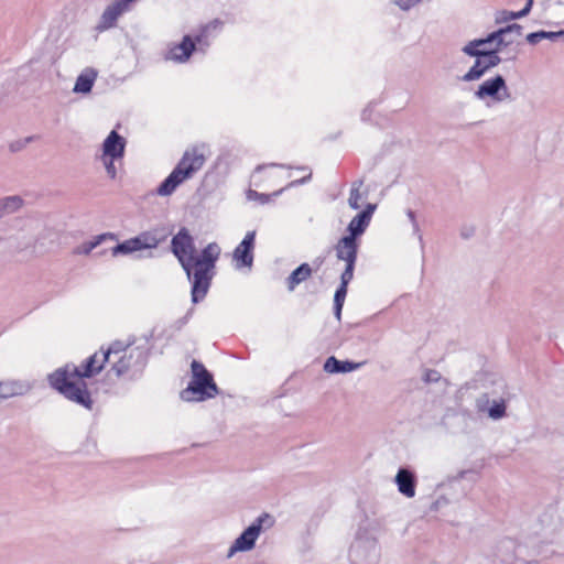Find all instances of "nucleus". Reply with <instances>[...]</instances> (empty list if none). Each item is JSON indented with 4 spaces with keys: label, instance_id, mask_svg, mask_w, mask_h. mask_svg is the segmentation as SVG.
Listing matches in <instances>:
<instances>
[{
    "label": "nucleus",
    "instance_id": "nucleus-1",
    "mask_svg": "<svg viewBox=\"0 0 564 564\" xmlns=\"http://www.w3.org/2000/svg\"><path fill=\"white\" fill-rule=\"evenodd\" d=\"M147 362L144 349L134 347L122 341H113L107 349H101L86 359L85 364L76 366L68 364L63 368L56 369L48 376L51 386L72 402H75L86 409H91V395L84 381L99 373L105 364L110 369L108 376L116 378L140 372Z\"/></svg>",
    "mask_w": 564,
    "mask_h": 564
},
{
    "label": "nucleus",
    "instance_id": "nucleus-2",
    "mask_svg": "<svg viewBox=\"0 0 564 564\" xmlns=\"http://www.w3.org/2000/svg\"><path fill=\"white\" fill-rule=\"evenodd\" d=\"M171 249L192 282L193 303L199 302L205 297L210 286L213 270L219 258L220 247L216 242H210L197 256L194 238L188 229L182 228L172 238Z\"/></svg>",
    "mask_w": 564,
    "mask_h": 564
},
{
    "label": "nucleus",
    "instance_id": "nucleus-3",
    "mask_svg": "<svg viewBox=\"0 0 564 564\" xmlns=\"http://www.w3.org/2000/svg\"><path fill=\"white\" fill-rule=\"evenodd\" d=\"M522 28L519 24H511L496 32L490 33L485 39H477L468 42L463 48V53L471 57H482L489 69L498 66L501 58L498 52L516 41L521 35Z\"/></svg>",
    "mask_w": 564,
    "mask_h": 564
},
{
    "label": "nucleus",
    "instance_id": "nucleus-4",
    "mask_svg": "<svg viewBox=\"0 0 564 564\" xmlns=\"http://www.w3.org/2000/svg\"><path fill=\"white\" fill-rule=\"evenodd\" d=\"M205 155L198 148L187 150L176 167L158 187V194L161 196L171 195L178 185L191 178L205 164Z\"/></svg>",
    "mask_w": 564,
    "mask_h": 564
},
{
    "label": "nucleus",
    "instance_id": "nucleus-5",
    "mask_svg": "<svg viewBox=\"0 0 564 564\" xmlns=\"http://www.w3.org/2000/svg\"><path fill=\"white\" fill-rule=\"evenodd\" d=\"M191 368L192 380L188 387L181 392V398L188 402L214 398L218 393V388L212 373L197 360L192 361Z\"/></svg>",
    "mask_w": 564,
    "mask_h": 564
},
{
    "label": "nucleus",
    "instance_id": "nucleus-6",
    "mask_svg": "<svg viewBox=\"0 0 564 564\" xmlns=\"http://www.w3.org/2000/svg\"><path fill=\"white\" fill-rule=\"evenodd\" d=\"M273 523V518L268 513H263L256 518L251 524L235 539L227 551L226 557L232 558L237 553L252 551L261 533L270 529Z\"/></svg>",
    "mask_w": 564,
    "mask_h": 564
},
{
    "label": "nucleus",
    "instance_id": "nucleus-7",
    "mask_svg": "<svg viewBox=\"0 0 564 564\" xmlns=\"http://www.w3.org/2000/svg\"><path fill=\"white\" fill-rule=\"evenodd\" d=\"M474 96L488 107L502 104L511 99V93L508 84L505 77L500 74L480 83L474 90Z\"/></svg>",
    "mask_w": 564,
    "mask_h": 564
},
{
    "label": "nucleus",
    "instance_id": "nucleus-8",
    "mask_svg": "<svg viewBox=\"0 0 564 564\" xmlns=\"http://www.w3.org/2000/svg\"><path fill=\"white\" fill-rule=\"evenodd\" d=\"M349 560L351 564H378L380 560L378 541L373 536L359 534L350 546Z\"/></svg>",
    "mask_w": 564,
    "mask_h": 564
},
{
    "label": "nucleus",
    "instance_id": "nucleus-9",
    "mask_svg": "<svg viewBox=\"0 0 564 564\" xmlns=\"http://www.w3.org/2000/svg\"><path fill=\"white\" fill-rule=\"evenodd\" d=\"M358 242L349 237H343L335 246L336 258L345 261L346 267L341 274L354 275L357 260Z\"/></svg>",
    "mask_w": 564,
    "mask_h": 564
},
{
    "label": "nucleus",
    "instance_id": "nucleus-10",
    "mask_svg": "<svg viewBox=\"0 0 564 564\" xmlns=\"http://www.w3.org/2000/svg\"><path fill=\"white\" fill-rule=\"evenodd\" d=\"M254 237V231L247 232L243 240L234 250L232 260L236 269H251L253 263Z\"/></svg>",
    "mask_w": 564,
    "mask_h": 564
},
{
    "label": "nucleus",
    "instance_id": "nucleus-11",
    "mask_svg": "<svg viewBox=\"0 0 564 564\" xmlns=\"http://www.w3.org/2000/svg\"><path fill=\"white\" fill-rule=\"evenodd\" d=\"M134 0H113L102 12L96 29L100 32L116 25L118 18L129 10V4Z\"/></svg>",
    "mask_w": 564,
    "mask_h": 564
},
{
    "label": "nucleus",
    "instance_id": "nucleus-12",
    "mask_svg": "<svg viewBox=\"0 0 564 564\" xmlns=\"http://www.w3.org/2000/svg\"><path fill=\"white\" fill-rule=\"evenodd\" d=\"M34 383L28 379H3L0 380V400L23 397L32 391Z\"/></svg>",
    "mask_w": 564,
    "mask_h": 564
},
{
    "label": "nucleus",
    "instance_id": "nucleus-13",
    "mask_svg": "<svg viewBox=\"0 0 564 564\" xmlns=\"http://www.w3.org/2000/svg\"><path fill=\"white\" fill-rule=\"evenodd\" d=\"M195 50V42L189 35H185L181 43L173 44L165 53V59L176 63H185Z\"/></svg>",
    "mask_w": 564,
    "mask_h": 564
},
{
    "label": "nucleus",
    "instance_id": "nucleus-14",
    "mask_svg": "<svg viewBox=\"0 0 564 564\" xmlns=\"http://www.w3.org/2000/svg\"><path fill=\"white\" fill-rule=\"evenodd\" d=\"M540 529L535 530V533L541 538V542L545 544L557 545L558 544V521L552 520L551 517L544 516L540 519Z\"/></svg>",
    "mask_w": 564,
    "mask_h": 564
},
{
    "label": "nucleus",
    "instance_id": "nucleus-15",
    "mask_svg": "<svg viewBox=\"0 0 564 564\" xmlns=\"http://www.w3.org/2000/svg\"><path fill=\"white\" fill-rule=\"evenodd\" d=\"M398 491L405 498L415 496L416 478L408 468H400L394 477Z\"/></svg>",
    "mask_w": 564,
    "mask_h": 564
},
{
    "label": "nucleus",
    "instance_id": "nucleus-16",
    "mask_svg": "<svg viewBox=\"0 0 564 564\" xmlns=\"http://www.w3.org/2000/svg\"><path fill=\"white\" fill-rule=\"evenodd\" d=\"M126 139L117 131L112 130L102 142V153L105 156L120 158L124 155Z\"/></svg>",
    "mask_w": 564,
    "mask_h": 564
},
{
    "label": "nucleus",
    "instance_id": "nucleus-17",
    "mask_svg": "<svg viewBox=\"0 0 564 564\" xmlns=\"http://www.w3.org/2000/svg\"><path fill=\"white\" fill-rule=\"evenodd\" d=\"M362 362L338 360L334 356L328 357L324 364V370L328 373H347L359 369Z\"/></svg>",
    "mask_w": 564,
    "mask_h": 564
},
{
    "label": "nucleus",
    "instance_id": "nucleus-18",
    "mask_svg": "<svg viewBox=\"0 0 564 564\" xmlns=\"http://www.w3.org/2000/svg\"><path fill=\"white\" fill-rule=\"evenodd\" d=\"M97 76H98V73L95 68H93V67L85 68L76 78L73 91L79 93V94L90 93Z\"/></svg>",
    "mask_w": 564,
    "mask_h": 564
},
{
    "label": "nucleus",
    "instance_id": "nucleus-19",
    "mask_svg": "<svg viewBox=\"0 0 564 564\" xmlns=\"http://www.w3.org/2000/svg\"><path fill=\"white\" fill-rule=\"evenodd\" d=\"M312 268L308 263H303L296 268L286 279V286L289 291H294L295 288L306 281L312 275Z\"/></svg>",
    "mask_w": 564,
    "mask_h": 564
},
{
    "label": "nucleus",
    "instance_id": "nucleus-20",
    "mask_svg": "<svg viewBox=\"0 0 564 564\" xmlns=\"http://www.w3.org/2000/svg\"><path fill=\"white\" fill-rule=\"evenodd\" d=\"M369 224L368 214L356 215L348 225V235L346 237L357 240L366 231Z\"/></svg>",
    "mask_w": 564,
    "mask_h": 564
},
{
    "label": "nucleus",
    "instance_id": "nucleus-21",
    "mask_svg": "<svg viewBox=\"0 0 564 564\" xmlns=\"http://www.w3.org/2000/svg\"><path fill=\"white\" fill-rule=\"evenodd\" d=\"M165 239V236H159L156 231H144L139 236L134 237L139 250L154 249L161 241Z\"/></svg>",
    "mask_w": 564,
    "mask_h": 564
},
{
    "label": "nucleus",
    "instance_id": "nucleus-22",
    "mask_svg": "<svg viewBox=\"0 0 564 564\" xmlns=\"http://www.w3.org/2000/svg\"><path fill=\"white\" fill-rule=\"evenodd\" d=\"M489 70L486 61L482 57H476L473 66L463 75L465 83L479 80Z\"/></svg>",
    "mask_w": 564,
    "mask_h": 564
},
{
    "label": "nucleus",
    "instance_id": "nucleus-23",
    "mask_svg": "<svg viewBox=\"0 0 564 564\" xmlns=\"http://www.w3.org/2000/svg\"><path fill=\"white\" fill-rule=\"evenodd\" d=\"M107 238L113 239L115 236L112 234H102L99 236H96L91 240L84 241L79 245H77L73 253L76 256H88L95 248H97L104 240Z\"/></svg>",
    "mask_w": 564,
    "mask_h": 564
},
{
    "label": "nucleus",
    "instance_id": "nucleus-24",
    "mask_svg": "<svg viewBox=\"0 0 564 564\" xmlns=\"http://www.w3.org/2000/svg\"><path fill=\"white\" fill-rule=\"evenodd\" d=\"M362 185H364V182L361 180H359V181L354 182V184L351 186L349 198H348V205L352 209H359L362 205V202L367 197V192L361 191Z\"/></svg>",
    "mask_w": 564,
    "mask_h": 564
},
{
    "label": "nucleus",
    "instance_id": "nucleus-25",
    "mask_svg": "<svg viewBox=\"0 0 564 564\" xmlns=\"http://www.w3.org/2000/svg\"><path fill=\"white\" fill-rule=\"evenodd\" d=\"M23 205L20 196H8L0 199V217L18 212Z\"/></svg>",
    "mask_w": 564,
    "mask_h": 564
},
{
    "label": "nucleus",
    "instance_id": "nucleus-26",
    "mask_svg": "<svg viewBox=\"0 0 564 564\" xmlns=\"http://www.w3.org/2000/svg\"><path fill=\"white\" fill-rule=\"evenodd\" d=\"M220 25V22L218 20H214L209 22L208 24L202 26V29L198 31V33L195 35L193 41L195 42V45H199L200 48L204 46H208V36L210 31L217 30Z\"/></svg>",
    "mask_w": 564,
    "mask_h": 564
},
{
    "label": "nucleus",
    "instance_id": "nucleus-27",
    "mask_svg": "<svg viewBox=\"0 0 564 564\" xmlns=\"http://www.w3.org/2000/svg\"><path fill=\"white\" fill-rule=\"evenodd\" d=\"M563 35H564V31H558V32L539 31V32H533V33L528 34L527 41L530 44L535 45V44L540 43L542 40L555 41L556 39H558Z\"/></svg>",
    "mask_w": 564,
    "mask_h": 564
},
{
    "label": "nucleus",
    "instance_id": "nucleus-28",
    "mask_svg": "<svg viewBox=\"0 0 564 564\" xmlns=\"http://www.w3.org/2000/svg\"><path fill=\"white\" fill-rule=\"evenodd\" d=\"M532 3H533V0H528L525 7L522 10L518 11V12L501 11L499 13L498 18H497V21L498 22H507V21H510V20H516V19L523 18V17H525L530 12Z\"/></svg>",
    "mask_w": 564,
    "mask_h": 564
},
{
    "label": "nucleus",
    "instance_id": "nucleus-29",
    "mask_svg": "<svg viewBox=\"0 0 564 564\" xmlns=\"http://www.w3.org/2000/svg\"><path fill=\"white\" fill-rule=\"evenodd\" d=\"M135 251H139V248L134 238H131L113 247L111 253L113 257H117L119 254H130Z\"/></svg>",
    "mask_w": 564,
    "mask_h": 564
},
{
    "label": "nucleus",
    "instance_id": "nucleus-30",
    "mask_svg": "<svg viewBox=\"0 0 564 564\" xmlns=\"http://www.w3.org/2000/svg\"><path fill=\"white\" fill-rule=\"evenodd\" d=\"M352 278H354V275H348V276H346V274L340 275V285L335 292L334 304L344 305L346 294H347V286H348L349 282L352 280Z\"/></svg>",
    "mask_w": 564,
    "mask_h": 564
},
{
    "label": "nucleus",
    "instance_id": "nucleus-31",
    "mask_svg": "<svg viewBox=\"0 0 564 564\" xmlns=\"http://www.w3.org/2000/svg\"><path fill=\"white\" fill-rule=\"evenodd\" d=\"M506 414V404L503 400L495 401L488 410V415L494 420H499Z\"/></svg>",
    "mask_w": 564,
    "mask_h": 564
},
{
    "label": "nucleus",
    "instance_id": "nucleus-32",
    "mask_svg": "<svg viewBox=\"0 0 564 564\" xmlns=\"http://www.w3.org/2000/svg\"><path fill=\"white\" fill-rule=\"evenodd\" d=\"M104 166H105V170L107 172V175L113 180L116 178L117 176V169L115 166V162L116 161H119L121 160L120 158H112V156H105V155H101L100 158Z\"/></svg>",
    "mask_w": 564,
    "mask_h": 564
},
{
    "label": "nucleus",
    "instance_id": "nucleus-33",
    "mask_svg": "<svg viewBox=\"0 0 564 564\" xmlns=\"http://www.w3.org/2000/svg\"><path fill=\"white\" fill-rule=\"evenodd\" d=\"M423 0H395L394 3L404 11L410 10L414 6L421 3Z\"/></svg>",
    "mask_w": 564,
    "mask_h": 564
},
{
    "label": "nucleus",
    "instance_id": "nucleus-34",
    "mask_svg": "<svg viewBox=\"0 0 564 564\" xmlns=\"http://www.w3.org/2000/svg\"><path fill=\"white\" fill-rule=\"evenodd\" d=\"M406 216L409 217V220L411 221L412 226H413V231L414 234H420V227H419V224L416 221V218H415V214L413 210L409 209L406 212Z\"/></svg>",
    "mask_w": 564,
    "mask_h": 564
},
{
    "label": "nucleus",
    "instance_id": "nucleus-35",
    "mask_svg": "<svg viewBox=\"0 0 564 564\" xmlns=\"http://www.w3.org/2000/svg\"><path fill=\"white\" fill-rule=\"evenodd\" d=\"M441 378V375L435 370H429L424 375V380L426 382H435L438 381Z\"/></svg>",
    "mask_w": 564,
    "mask_h": 564
},
{
    "label": "nucleus",
    "instance_id": "nucleus-36",
    "mask_svg": "<svg viewBox=\"0 0 564 564\" xmlns=\"http://www.w3.org/2000/svg\"><path fill=\"white\" fill-rule=\"evenodd\" d=\"M375 209H376L375 204H368L366 206V208L360 214H366V215L368 214V220L370 221Z\"/></svg>",
    "mask_w": 564,
    "mask_h": 564
},
{
    "label": "nucleus",
    "instance_id": "nucleus-37",
    "mask_svg": "<svg viewBox=\"0 0 564 564\" xmlns=\"http://www.w3.org/2000/svg\"><path fill=\"white\" fill-rule=\"evenodd\" d=\"M248 197H249L250 199L256 198V197H260V198L262 199V202H263V203L268 200V196H267V195H264V194H258L256 191H249V193H248Z\"/></svg>",
    "mask_w": 564,
    "mask_h": 564
},
{
    "label": "nucleus",
    "instance_id": "nucleus-38",
    "mask_svg": "<svg viewBox=\"0 0 564 564\" xmlns=\"http://www.w3.org/2000/svg\"><path fill=\"white\" fill-rule=\"evenodd\" d=\"M311 175H312L311 172H308V174L305 177H303V178H301L299 181L291 182L286 187H292V186H295L297 184H303L304 182H306L307 180L311 178Z\"/></svg>",
    "mask_w": 564,
    "mask_h": 564
},
{
    "label": "nucleus",
    "instance_id": "nucleus-39",
    "mask_svg": "<svg viewBox=\"0 0 564 564\" xmlns=\"http://www.w3.org/2000/svg\"><path fill=\"white\" fill-rule=\"evenodd\" d=\"M343 306L341 304H334V313H335V316L338 321H340V317H341V310H343Z\"/></svg>",
    "mask_w": 564,
    "mask_h": 564
},
{
    "label": "nucleus",
    "instance_id": "nucleus-40",
    "mask_svg": "<svg viewBox=\"0 0 564 564\" xmlns=\"http://www.w3.org/2000/svg\"><path fill=\"white\" fill-rule=\"evenodd\" d=\"M494 46H495V44L494 45H480L479 48H489V47H494Z\"/></svg>",
    "mask_w": 564,
    "mask_h": 564
},
{
    "label": "nucleus",
    "instance_id": "nucleus-41",
    "mask_svg": "<svg viewBox=\"0 0 564 564\" xmlns=\"http://www.w3.org/2000/svg\"><path fill=\"white\" fill-rule=\"evenodd\" d=\"M263 167H264V166H258V167H257V171H260V170H262Z\"/></svg>",
    "mask_w": 564,
    "mask_h": 564
},
{
    "label": "nucleus",
    "instance_id": "nucleus-42",
    "mask_svg": "<svg viewBox=\"0 0 564 564\" xmlns=\"http://www.w3.org/2000/svg\"><path fill=\"white\" fill-rule=\"evenodd\" d=\"M282 191H283V189L278 191L274 195H279V194H281V192H282Z\"/></svg>",
    "mask_w": 564,
    "mask_h": 564
}]
</instances>
